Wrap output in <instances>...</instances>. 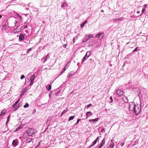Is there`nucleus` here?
I'll list each match as a JSON object with an SVG mask.
<instances>
[{
  "mask_svg": "<svg viewBox=\"0 0 148 148\" xmlns=\"http://www.w3.org/2000/svg\"><path fill=\"white\" fill-rule=\"evenodd\" d=\"M129 108L130 111L133 112L136 115H138L141 110L140 105L139 104L136 105L134 102L129 103Z\"/></svg>",
  "mask_w": 148,
  "mask_h": 148,
  "instance_id": "obj_1",
  "label": "nucleus"
},
{
  "mask_svg": "<svg viewBox=\"0 0 148 148\" xmlns=\"http://www.w3.org/2000/svg\"><path fill=\"white\" fill-rule=\"evenodd\" d=\"M93 37V35L92 34H88L84 38V40H83L82 42H84L88 41L90 38H92Z\"/></svg>",
  "mask_w": 148,
  "mask_h": 148,
  "instance_id": "obj_2",
  "label": "nucleus"
},
{
  "mask_svg": "<svg viewBox=\"0 0 148 148\" xmlns=\"http://www.w3.org/2000/svg\"><path fill=\"white\" fill-rule=\"evenodd\" d=\"M34 131L35 130L34 129L29 128L27 131V132L29 136H32L35 133Z\"/></svg>",
  "mask_w": 148,
  "mask_h": 148,
  "instance_id": "obj_3",
  "label": "nucleus"
},
{
  "mask_svg": "<svg viewBox=\"0 0 148 148\" xmlns=\"http://www.w3.org/2000/svg\"><path fill=\"white\" fill-rule=\"evenodd\" d=\"M35 79V75H33L30 78V83L29 84V86H32L34 84V82Z\"/></svg>",
  "mask_w": 148,
  "mask_h": 148,
  "instance_id": "obj_4",
  "label": "nucleus"
},
{
  "mask_svg": "<svg viewBox=\"0 0 148 148\" xmlns=\"http://www.w3.org/2000/svg\"><path fill=\"white\" fill-rule=\"evenodd\" d=\"M104 34L103 32L99 33L96 35V37L99 38V40H101L104 36Z\"/></svg>",
  "mask_w": 148,
  "mask_h": 148,
  "instance_id": "obj_5",
  "label": "nucleus"
},
{
  "mask_svg": "<svg viewBox=\"0 0 148 148\" xmlns=\"http://www.w3.org/2000/svg\"><path fill=\"white\" fill-rule=\"evenodd\" d=\"M99 139V136H98L96 139L92 142V144L90 145V146L89 147V148H90L94 145L97 143V140Z\"/></svg>",
  "mask_w": 148,
  "mask_h": 148,
  "instance_id": "obj_6",
  "label": "nucleus"
},
{
  "mask_svg": "<svg viewBox=\"0 0 148 148\" xmlns=\"http://www.w3.org/2000/svg\"><path fill=\"white\" fill-rule=\"evenodd\" d=\"M116 93L117 95L121 96L123 94V91L120 89H118L116 90Z\"/></svg>",
  "mask_w": 148,
  "mask_h": 148,
  "instance_id": "obj_7",
  "label": "nucleus"
},
{
  "mask_svg": "<svg viewBox=\"0 0 148 148\" xmlns=\"http://www.w3.org/2000/svg\"><path fill=\"white\" fill-rule=\"evenodd\" d=\"M21 27L20 25H18L15 29L14 31L16 32H19L21 30Z\"/></svg>",
  "mask_w": 148,
  "mask_h": 148,
  "instance_id": "obj_8",
  "label": "nucleus"
},
{
  "mask_svg": "<svg viewBox=\"0 0 148 148\" xmlns=\"http://www.w3.org/2000/svg\"><path fill=\"white\" fill-rule=\"evenodd\" d=\"M98 118H97L94 119H91L89 120L90 122H91L92 123H94L95 122H97L99 120Z\"/></svg>",
  "mask_w": 148,
  "mask_h": 148,
  "instance_id": "obj_9",
  "label": "nucleus"
},
{
  "mask_svg": "<svg viewBox=\"0 0 148 148\" xmlns=\"http://www.w3.org/2000/svg\"><path fill=\"white\" fill-rule=\"evenodd\" d=\"M18 142L17 141H16V140H13L12 144L13 146H16L18 144Z\"/></svg>",
  "mask_w": 148,
  "mask_h": 148,
  "instance_id": "obj_10",
  "label": "nucleus"
},
{
  "mask_svg": "<svg viewBox=\"0 0 148 148\" xmlns=\"http://www.w3.org/2000/svg\"><path fill=\"white\" fill-rule=\"evenodd\" d=\"M105 140L103 139L101 142L99 146H101V147H102L105 144Z\"/></svg>",
  "mask_w": 148,
  "mask_h": 148,
  "instance_id": "obj_11",
  "label": "nucleus"
},
{
  "mask_svg": "<svg viewBox=\"0 0 148 148\" xmlns=\"http://www.w3.org/2000/svg\"><path fill=\"white\" fill-rule=\"evenodd\" d=\"M19 39L20 41H22L24 40V37L23 35V34H20L19 36Z\"/></svg>",
  "mask_w": 148,
  "mask_h": 148,
  "instance_id": "obj_12",
  "label": "nucleus"
},
{
  "mask_svg": "<svg viewBox=\"0 0 148 148\" xmlns=\"http://www.w3.org/2000/svg\"><path fill=\"white\" fill-rule=\"evenodd\" d=\"M86 116H87L86 118H87L89 116L93 115V114L90 112H87L86 113Z\"/></svg>",
  "mask_w": 148,
  "mask_h": 148,
  "instance_id": "obj_13",
  "label": "nucleus"
},
{
  "mask_svg": "<svg viewBox=\"0 0 148 148\" xmlns=\"http://www.w3.org/2000/svg\"><path fill=\"white\" fill-rule=\"evenodd\" d=\"M67 5V3L66 2H64L62 4L61 7L62 8H64V7H66Z\"/></svg>",
  "mask_w": 148,
  "mask_h": 148,
  "instance_id": "obj_14",
  "label": "nucleus"
},
{
  "mask_svg": "<svg viewBox=\"0 0 148 148\" xmlns=\"http://www.w3.org/2000/svg\"><path fill=\"white\" fill-rule=\"evenodd\" d=\"M94 41H92L91 42H89V46L90 47H92L94 45Z\"/></svg>",
  "mask_w": 148,
  "mask_h": 148,
  "instance_id": "obj_15",
  "label": "nucleus"
},
{
  "mask_svg": "<svg viewBox=\"0 0 148 148\" xmlns=\"http://www.w3.org/2000/svg\"><path fill=\"white\" fill-rule=\"evenodd\" d=\"M20 99H18L15 103L12 105V106L13 108H14L15 106L18 103Z\"/></svg>",
  "mask_w": 148,
  "mask_h": 148,
  "instance_id": "obj_16",
  "label": "nucleus"
},
{
  "mask_svg": "<svg viewBox=\"0 0 148 148\" xmlns=\"http://www.w3.org/2000/svg\"><path fill=\"white\" fill-rule=\"evenodd\" d=\"M51 85H48L46 87V88L47 90L49 91L51 90Z\"/></svg>",
  "mask_w": 148,
  "mask_h": 148,
  "instance_id": "obj_17",
  "label": "nucleus"
},
{
  "mask_svg": "<svg viewBox=\"0 0 148 148\" xmlns=\"http://www.w3.org/2000/svg\"><path fill=\"white\" fill-rule=\"evenodd\" d=\"M32 138H28L27 140V142L29 143L32 141Z\"/></svg>",
  "mask_w": 148,
  "mask_h": 148,
  "instance_id": "obj_18",
  "label": "nucleus"
},
{
  "mask_svg": "<svg viewBox=\"0 0 148 148\" xmlns=\"http://www.w3.org/2000/svg\"><path fill=\"white\" fill-rule=\"evenodd\" d=\"M123 100L124 101L125 103H127L128 102V100L127 97H125L123 98Z\"/></svg>",
  "mask_w": 148,
  "mask_h": 148,
  "instance_id": "obj_19",
  "label": "nucleus"
},
{
  "mask_svg": "<svg viewBox=\"0 0 148 148\" xmlns=\"http://www.w3.org/2000/svg\"><path fill=\"white\" fill-rule=\"evenodd\" d=\"M6 26L5 24L2 25V29L3 30H5L6 29Z\"/></svg>",
  "mask_w": 148,
  "mask_h": 148,
  "instance_id": "obj_20",
  "label": "nucleus"
},
{
  "mask_svg": "<svg viewBox=\"0 0 148 148\" xmlns=\"http://www.w3.org/2000/svg\"><path fill=\"white\" fill-rule=\"evenodd\" d=\"M6 110H5V109H4V110H2V111L1 112V113L0 114V116L2 115V114H4L6 112Z\"/></svg>",
  "mask_w": 148,
  "mask_h": 148,
  "instance_id": "obj_21",
  "label": "nucleus"
},
{
  "mask_svg": "<svg viewBox=\"0 0 148 148\" xmlns=\"http://www.w3.org/2000/svg\"><path fill=\"white\" fill-rule=\"evenodd\" d=\"M49 58V56L47 54L45 57L44 62H45L47 60V59Z\"/></svg>",
  "mask_w": 148,
  "mask_h": 148,
  "instance_id": "obj_22",
  "label": "nucleus"
},
{
  "mask_svg": "<svg viewBox=\"0 0 148 148\" xmlns=\"http://www.w3.org/2000/svg\"><path fill=\"white\" fill-rule=\"evenodd\" d=\"M68 111L67 109V108L66 110H65L64 111H62V113L60 115V116H62L63 114H65L66 112H67Z\"/></svg>",
  "mask_w": 148,
  "mask_h": 148,
  "instance_id": "obj_23",
  "label": "nucleus"
},
{
  "mask_svg": "<svg viewBox=\"0 0 148 148\" xmlns=\"http://www.w3.org/2000/svg\"><path fill=\"white\" fill-rule=\"evenodd\" d=\"M87 58V57H86L84 56L82 60V63L84 62L87 58Z\"/></svg>",
  "mask_w": 148,
  "mask_h": 148,
  "instance_id": "obj_24",
  "label": "nucleus"
},
{
  "mask_svg": "<svg viewBox=\"0 0 148 148\" xmlns=\"http://www.w3.org/2000/svg\"><path fill=\"white\" fill-rule=\"evenodd\" d=\"M78 37L77 36H76L75 37L73 38V43L75 42V40H77L78 39Z\"/></svg>",
  "mask_w": 148,
  "mask_h": 148,
  "instance_id": "obj_25",
  "label": "nucleus"
},
{
  "mask_svg": "<svg viewBox=\"0 0 148 148\" xmlns=\"http://www.w3.org/2000/svg\"><path fill=\"white\" fill-rule=\"evenodd\" d=\"M74 117L75 116H70L69 118V121H70L73 120L74 118Z\"/></svg>",
  "mask_w": 148,
  "mask_h": 148,
  "instance_id": "obj_26",
  "label": "nucleus"
},
{
  "mask_svg": "<svg viewBox=\"0 0 148 148\" xmlns=\"http://www.w3.org/2000/svg\"><path fill=\"white\" fill-rule=\"evenodd\" d=\"M86 54H87L88 55L87 58H88V57L90 56V55L91 53L89 51H88L86 52Z\"/></svg>",
  "mask_w": 148,
  "mask_h": 148,
  "instance_id": "obj_27",
  "label": "nucleus"
},
{
  "mask_svg": "<svg viewBox=\"0 0 148 148\" xmlns=\"http://www.w3.org/2000/svg\"><path fill=\"white\" fill-rule=\"evenodd\" d=\"M29 106V104L27 103L23 107L24 108H26L28 107Z\"/></svg>",
  "mask_w": 148,
  "mask_h": 148,
  "instance_id": "obj_28",
  "label": "nucleus"
},
{
  "mask_svg": "<svg viewBox=\"0 0 148 148\" xmlns=\"http://www.w3.org/2000/svg\"><path fill=\"white\" fill-rule=\"evenodd\" d=\"M73 75V74H72L71 73H69V74L68 75L67 77L68 78H70L71 76Z\"/></svg>",
  "mask_w": 148,
  "mask_h": 148,
  "instance_id": "obj_29",
  "label": "nucleus"
},
{
  "mask_svg": "<svg viewBox=\"0 0 148 148\" xmlns=\"http://www.w3.org/2000/svg\"><path fill=\"white\" fill-rule=\"evenodd\" d=\"M19 107L18 106H16V105L15 106V107H14V110L15 111L17 109H18L19 108Z\"/></svg>",
  "mask_w": 148,
  "mask_h": 148,
  "instance_id": "obj_30",
  "label": "nucleus"
},
{
  "mask_svg": "<svg viewBox=\"0 0 148 148\" xmlns=\"http://www.w3.org/2000/svg\"><path fill=\"white\" fill-rule=\"evenodd\" d=\"M66 70V69L64 68L63 70L60 73V75H61L62 73H63Z\"/></svg>",
  "mask_w": 148,
  "mask_h": 148,
  "instance_id": "obj_31",
  "label": "nucleus"
},
{
  "mask_svg": "<svg viewBox=\"0 0 148 148\" xmlns=\"http://www.w3.org/2000/svg\"><path fill=\"white\" fill-rule=\"evenodd\" d=\"M138 47H137L132 52H136L138 51Z\"/></svg>",
  "mask_w": 148,
  "mask_h": 148,
  "instance_id": "obj_32",
  "label": "nucleus"
},
{
  "mask_svg": "<svg viewBox=\"0 0 148 148\" xmlns=\"http://www.w3.org/2000/svg\"><path fill=\"white\" fill-rule=\"evenodd\" d=\"M10 115H9L7 118V121L6 122V124L10 121Z\"/></svg>",
  "mask_w": 148,
  "mask_h": 148,
  "instance_id": "obj_33",
  "label": "nucleus"
},
{
  "mask_svg": "<svg viewBox=\"0 0 148 148\" xmlns=\"http://www.w3.org/2000/svg\"><path fill=\"white\" fill-rule=\"evenodd\" d=\"M26 91V88H25L23 89V90H22V92H23V94H24L25 92Z\"/></svg>",
  "mask_w": 148,
  "mask_h": 148,
  "instance_id": "obj_34",
  "label": "nucleus"
},
{
  "mask_svg": "<svg viewBox=\"0 0 148 148\" xmlns=\"http://www.w3.org/2000/svg\"><path fill=\"white\" fill-rule=\"evenodd\" d=\"M110 103H112L113 102V99H112V97H110Z\"/></svg>",
  "mask_w": 148,
  "mask_h": 148,
  "instance_id": "obj_35",
  "label": "nucleus"
},
{
  "mask_svg": "<svg viewBox=\"0 0 148 148\" xmlns=\"http://www.w3.org/2000/svg\"><path fill=\"white\" fill-rule=\"evenodd\" d=\"M110 148H112L113 147H114V143H111L110 144Z\"/></svg>",
  "mask_w": 148,
  "mask_h": 148,
  "instance_id": "obj_36",
  "label": "nucleus"
},
{
  "mask_svg": "<svg viewBox=\"0 0 148 148\" xmlns=\"http://www.w3.org/2000/svg\"><path fill=\"white\" fill-rule=\"evenodd\" d=\"M25 76L24 75H23L21 76L20 78L21 79H24L25 78Z\"/></svg>",
  "mask_w": 148,
  "mask_h": 148,
  "instance_id": "obj_37",
  "label": "nucleus"
},
{
  "mask_svg": "<svg viewBox=\"0 0 148 148\" xmlns=\"http://www.w3.org/2000/svg\"><path fill=\"white\" fill-rule=\"evenodd\" d=\"M146 9L145 8H143L142 10V13H143L145 12V11Z\"/></svg>",
  "mask_w": 148,
  "mask_h": 148,
  "instance_id": "obj_38",
  "label": "nucleus"
},
{
  "mask_svg": "<svg viewBox=\"0 0 148 148\" xmlns=\"http://www.w3.org/2000/svg\"><path fill=\"white\" fill-rule=\"evenodd\" d=\"M84 25L85 24H84V23H82L80 25L81 27H84Z\"/></svg>",
  "mask_w": 148,
  "mask_h": 148,
  "instance_id": "obj_39",
  "label": "nucleus"
},
{
  "mask_svg": "<svg viewBox=\"0 0 148 148\" xmlns=\"http://www.w3.org/2000/svg\"><path fill=\"white\" fill-rule=\"evenodd\" d=\"M105 129L103 128L101 130V131L100 132L101 133V132H105Z\"/></svg>",
  "mask_w": 148,
  "mask_h": 148,
  "instance_id": "obj_40",
  "label": "nucleus"
},
{
  "mask_svg": "<svg viewBox=\"0 0 148 148\" xmlns=\"http://www.w3.org/2000/svg\"><path fill=\"white\" fill-rule=\"evenodd\" d=\"M92 106V104H90L87 105V108H88L90 107L91 106Z\"/></svg>",
  "mask_w": 148,
  "mask_h": 148,
  "instance_id": "obj_41",
  "label": "nucleus"
},
{
  "mask_svg": "<svg viewBox=\"0 0 148 148\" xmlns=\"http://www.w3.org/2000/svg\"><path fill=\"white\" fill-rule=\"evenodd\" d=\"M124 145V142H121L120 143V145H121L122 147Z\"/></svg>",
  "mask_w": 148,
  "mask_h": 148,
  "instance_id": "obj_42",
  "label": "nucleus"
},
{
  "mask_svg": "<svg viewBox=\"0 0 148 148\" xmlns=\"http://www.w3.org/2000/svg\"><path fill=\"white\" fill-rule=\"evenodd\" d=\"M80 119H78L77 120V122H76V123L75 124H78V123H79V121H80Z\"/></svg>",
  "mask_w": 148,
  "mask_h": 148,
  "instance_id": "obj_43",
  "label": "nucleus"
},
{
  "mask_svg": "<svg viewBox=\"0 0 148 148\" xmlns=\"http://www.w3.org/2000/svg\"><path fill=\"white\" fill-rule=\"evenodd\" d=\"M31 48H30V49H28L27 50V53H29V51L31 50Z\"/></svg>",
  "mask_w": 148,
  "mask_h": 148,
  "instance_id": "obj_44",
  "label": "nucleus"
},
{
  "mask_svg": "<svg viewBox=\"0 0 148 148\" xmlns=\"http://www.w3.org/2000/svg\"><path fill=\"white\" fill-rule=\"evenodd\" d=\"M36 112V110L35 109H34V110L33 111L32 113L33 114H34Z\"/></svg>",
  "mask_w": 148,
  "mask_h": 148,
  "instance_id": "obj_45",
  "label": "nucleus"
},
{
  "mask_svg": "<svg viewBox=\"0 0 148 148\" xmlns=\"http://www.w3.org/2000/svg\"><path fill=\"white\" fill-rule=\"evenodd\" d=\"M67 44H66L65 45H63V47L64 48H66V46H67Z\"/></svg>",
  "mask_w": 148,
  "mask_h": 148,
  "instance_id": "obj_46",
  "label": "nucleus"
},
{
  "mask_svg": "<svg viewBox=\"0 0 148 148\" xmlns=\"http://www.w3.org/2000/svg\"><path fill=\"white\" fill-rule=\"evenodd\" d=\"M69 66V65H68V66H64V68H65V69H66H66L68 68V67Z\"/></svg>",
  "mask_w": 148,
  "mask_h": 148,
  "instance_id": "obj_47",
  "label": "nucleus"
},
{
  "mask_svg": "<svg viewBox=\"0 0 148 148\" xmlns=\"http://www.w3.org/2000/svg\"><path fill=\"white\" fill-rule=\"evenodd\" d=\"M18 21H17L16 20L15 21V22L14 23L15 25H16V24L17 23H18Z\"/></svg>",
  "mask_w": 148,
  "mask_h": 148,
  "instance_id": "obj_48",
  "label": "nucleus"
},
{
  "mask_svg": "<svg viewBox=\"0 0 148 148\" xmlns=\"http://www.w3.org/2000/svg\"><path fill=\"white\" fill-rule=\"evenodd\" d=\"M50 93H49V97H50V96H51V95L52 92H50Z\"/></svg>",
  "mask_w": 148,
  "mask_h": 148,
  "instance_id": "obj_49",
  "label": "nucleus"
},
{
  "mask_svg": "<svg viewBox=\"0 0 148 148\" xmlns=\"http://www.w3.org/2000/svg\"><path fill=\"white\" fill-rule=\"evenodd\" d=\"M27 25H25L24 27V28H26L27 27Z\"/></svg>",
  "mask_w": 148,
  "mask_h": 148,
  "instance_id": "obj_50",
  "label": "nucleus"
},
{
  "mask_svg": "<svg viewBox=\"0 0 148 148\" xmlns=\"http://www.w3.org/2000/svg\"><path fill=\"white\" fill-rule=\"evenodd\" d=\"M87 20H86V21H84V22H83V23H84V24H85L86 23V22H87Z\"/></svg>",
  "mask_w": 148,
  "mask_h": 148,
  "instance_id": "obj_51",
  "label": "nucleus"
},
{
  "mask_svg": "<svg viewBox=\"0 0 148 148\" xmlns=\"http://www.w3.org/2000/svg\"><path fill=\"white\" fill-rule=\"evenodd\" d=\"M147 5L146 4H145L144 5V8H145L147 7Z\"/></svg>",
  "mask_w": 148,
  "mask_h": 148,
  "instance_id": "obj_52",
  "label": "nucleus"
},
{
  "mask_svg": "<svg viewBox=\"0 0 148 148\" xmlns=\"http://www.w3.org/2000/svg\"><path fill=\"white\" fill-rule=\"evenodd\" d=\"M69 62H68L67 63V64H66V65H65V66H68V65H69Z\"/></svg>",
  "mask_w": 148,
  "mask_h": 148,
  "instance_id": "obj_53",
  "label": "nucleus"
},
{
  "mask_svg": "<svg viewBox=\"0 0 148 148\" xmlns=\"http://www.w3.org/2000/svg\"><path fill=\"white\" fill-rule=\"evenodd\" d=\"M18 17H19V18H20L21 19L22 17H21V16L19 15L18 16Z\"/></svg>",
  "mask_w": 148,
  "mask_h": 148,
  "instance_id": "obj_54",
  "label": "nucleus"
},
{
  "mask_svg": "<svg viewBox=\"0 0 148 148\" xmlns=\"http://www.w3.org/2000/svg\"><path fill=\"white\" fill-rule=\"evenodd\" d=\"M137 13V14H139L140 13V11H138Z\"/></svg>",
  "mask_w": 148,
  "mask_h": 148,
  "instance_id": "obj_55",
  "label": "nucleus"
},
{
  "mask_svg": "<svg viewBox=\"0 0 148 148\" xmlns=\"http://www.w3.org/2000/svg\"><path fill=\"white\" fill-rule=\"evenodd\" d=\"M23 95V93H21V95H20V96H21V97Z\"/></svg>",
  "mask_w": 148,
  "mask_h": 148,
  "instance_id": "obj_56",
  "label": "nucleus"
},
{
  "mask_svg": "<svg viewBox=\"0 0 148 148\" xmlns=\"http://www.w3.org/2000/svg\"><path fill=\"white\" fill-rule=\"evenodd\" d=\"M121 18H117V20H121Z\"/></svg>",
  "mask_w": 148,
  "mask_h": 148,
  "instance_id": "obj_57",
  "label": "nucleus"
},
{
  "mask_svg": "<svg viewBox=\"0 0 148 148\" xmlns=\"http://www.w3.org/2000/svg\"><path fill=\"white\" fill-rule=\"evenodd\" d=\"M40 143H39V145H38L37 146V147H38L39 146V145H40Z\"/></svg>",
  "mask_w": 148,
  "mask_h": 148,
  "instance_id": "obj_58",
  "label": "nucleus"
},
{
  "mask_svg": "<svg viewBox=\"0 0 148 148\" xmlns=\"http://www.w3.org/2000/svg\"><path fill=\"white\" fill-rule=\"evenodd\" d=\"M87 56H88V55L86 53V55H85V56H86V57H87Z\"/></svg>",
  "mask_w": 148,
  "mask_h": 148,
  "instance_id": "obj_59",
  "label": "nucleus"
},
{
  "mask_svg": "<svg viewBox=\"0 0 148 148\" xmlns=\"http://www.w3.org/2000/svg\"><path fill=\"white\" fill-rule=\"evenodd\" d=\"M2 17V15H0V18H1Z\"/></svg>",
  "mask_w": 148,
  "mask_h": 148,
  "instance_id": "obj_60",
  "label": "nucleus"
},
{
  "mask_svg": "<svg viewBox=\"0 0 148 148\" xmlns=\"http://www.w3.org/2000/svg\"><path fill=\"white\" fill-rule=\"evenodd\" d=\"M101 146H99V147L98 148H101Z\"/></svg>",
  "mask_w": 148,
  "mask_h": 148,
  "instance_id": "obj_61",
  "label": "nucleus"
},
{
  "mask_svg": "<svg viewBox=\"0 0 148 148\" xmlns=\"http://www.w3.org/2000/svg\"><path fill=\"white\" fill-rule=\"evenodd\" d=\"M101 12H103V10H101Z\"/></svg>",
  "mask_w": 148,
  "mask_h": 148,
  "instance_id": "obj_62",
  "label": "nucleus"
},
{
  "mask_svg": "<svg viewBox=\"0 0 148 148\" xmlns=\"http://www.w3.org/2000/svg\"><path fill=\"white\" fill-rule=\"evenodd\" d=\"M129 43V42H128L126 44V45H127V44H128Z\"/></svg>",
  "mask_w": 148,
  "mask_h": 148,
  "instance_id": "obj_63",
  "label": "nucleus"
},
{
  "mask_svg": "<svg viewBox=\"0 0 148 148\" xmlns=\"http://www.w3.org/2000/svg\"><path fill=\"white\" fill-rule=\"evenodd\" d=\"M5 77L3 79H5Z\"/></svg>",
  "mask_w": 148,
  "mask_h": 148,
  "instance_id": "obj_64",
  "label": "nucleus"
}]
</instances>
